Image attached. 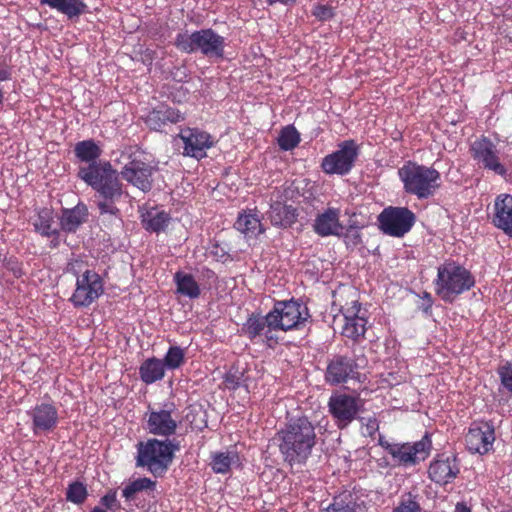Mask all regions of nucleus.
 Returning <instances> with one entry per match:
<instances>
[{
  "mask_svg": "<svg viewBox=\"0 0 512 512\" xmlns=\"http://www.w3.org/2000/svg\"><path fill=\"white\" fill-rule=\"evenodd\" d=\"M75 157L87 163L78 169V177L95 191V203L100 215L120 216L117 207L123 195V184L118 171L110 161L98 160L102 154L101 147L93 140H82L74 146Z\"/></svg>",
  "mask_w": 512,
  "mask_h": 512,
  "instance_id": "obj_1",
  "label": "nucleus"
},
{
  "mask_svg": "<svg viewBox=\"0 0 512 512\" xmlns=\"http://www.w3.org/2000/svg\"><path fill=\"white\" fill-rule=\"evenodd\" d=\"M279 449L289 462H303L316 444L315 427L303 416L291 419L279 432Z\"/></svg>",
  "mask_w": 512,
  "mask_h": 512,
  "instance_id": "obj_2",
  "label": "nucleus"
},
{
  "mask_svg": "<svg viewBox=\"0 0 512 512\" xmlns=\"http://www.w3.org/2000/svg\"><path fill=\"white\" fill-rule=\"evenodd\" d=\"M475 283L472 272L451 259L438 266L433 281L436 295L446 303H452L459 295L471 290Z\"/></svg>",
  "mask_w": 512,
  "mask_h": 512,
  "instance_id": "obj_3",
  "label": "nucleus"
},
{
  "mask_svg": "<svg viewBox=\"0 0 512 512\" xmlns=\"http://www.w3.org/2000/svg\"><path fill=\"white\" fill-rule=\"evenodd\" d=\"M398 176L405 193L416 196L419 200L433 197L441 186V174L438 170L411 160L398 169Z\"/></svg>",
  "mask_w": 512,
  "mask_h": 512,
  "instance_id": "obj_4",
  "label": "nucleus"
},
{
  "mask_svg": "<svg viewBox=\"0 0 512 512\" xmlns=\"http://www.w3.org/2000/svg\"><path fill=\"white\" fill-rule=\"evenodd\" d=\"M180 448L176 440L148 439L137 444L136 465L146 468L154 477H163Z\"/></svg>",
  "mask_w": 512,
  "mask_h": 512,
  "instance_id": "obj_5",
  "label": "nucleus"
},
{
  "mask_svg": "<svg viewBox=\"0 0 512 512\" xmlns=\"http://www.w3.org/2000/svg\"><path fill=\"white\" fill-rule=\"evenodd\" d=\"M121 166L118 172L128 184L142 192H149L153 186V166L147 161L145 154L137 146H126L116 159Z\"/></svg>",
  "mask_w": 512,
  "mask_h": 512,
  "instance_id": "obj_6",
  "label": "nucleus"
},
{
  "mask_svg": "<svg viewBox=\"0 0 512 512\" xmlns=\"http://www.w3.org/2000/svg\"><path fill=\"white\" fill-rule=\"evenodd\" d=\"M175 47L184 53L192 54L197 51L209 58H222L225 49V38L212 28L196 30L191 34L178 33L174 41Z\"/></svg>",
  "mask_w": 512,
  "mask_h": 512,
  "instance_id": "obj_7",
  "label": "nucleus"
},
{
  "mask_svg": "<svg viewBox=\"0 0 512 512\" xmlns=\"http://www.w3.org/2000/svg\"><path fill=\"white\" fill-rule=\"evenodd\" d=\"M381 446L395 463L406 468L425 461L430 456L433 448L431 435L427 432L420 440L415 442H381Z\"/></svg>",
  "mask_w": 512,
  "mask_h": 512,
  "instance_id": "obj_8",
  "label": "nucleus"
},
{
  "mask_svg": "<svg viewBox=\"0 0 512 512\" xmlns=\"http://www.w3.org/2000/svg\"><path fill=\"white\" fill-rule=\"evenodd\" d=\"M269 313L275 332L300 329L311 317L308 307L294 299L277 301Z\"/></svg>",
  "mask_w": 512,
  "mask_h": 512,
  "instance_id": "obj_9",
  "label": "nucleus"
},
{
  "mask_svg": "<svg viewBox=\"0 0 512 512\" xmlns=\"http://www.w3.org/2000/svg\"><path fill=\"white\" fill-rule=\"evenodd\" d=\"M367 364L365 356L335 355L328 361L325 381L330 385H339L348 380L359 379V370Z\"/></svg>",
  "mask_w": 512,
  "mask_h": 512,
  "instance_id": "obj_10",
  "label": "nucleus"
},
{
  "mask_svg": "<svg viewBox=\"0 0 512 512\" xmlns=\"http://www.w3.org/2000/svg\"><path fill=\"white\" fill-rule=\"evenodd\" d=\"M104 293V282L94 270L87 269L76 278L75 289L69 298L74 308H87Z\"/></svg>",
  "mask_w": 512,
  "mask_h": 512,
  "instance_id": "obj_11",
  "label": "nucleus"
},
{
  "mask_svg": "<svg viewBox=\"0 0 512 512\" xmlns=\"http://www.w3.org/2000/svg\"><path fill=\"white\" fill-rule=\"evenodd\" d=\"M359 152V146L354 140H345L338 145L336 151L322 159L320 167L327 175H347L353 169Z\"/></svg>",
  "mask_w": 512,
  "mask_h": 512,
  "instance_id": "obj_12",
  "label": "nucleus"
},
{
  "mask_svg": "<svg viewBox=\"0 0 512 512\" xmlns=\"http://www.w3.org/2000/svg\"><path fill=\"white\" fill-rule=\"evenodd\" d=\"M145 418V429L150 434L169 439L177 431V409L173 402L165 403L162 407L149 405Z\"/></svg>",
  "mask_w": 512,
  "mask_h": 512,
  "instance_id": "obj_13",
  "label": "nucleus"
},
{
  "mask_svg": "<svg viewBox=\"0 0 512 512\" xmlns=\"http://www.w3.org/2000/svg\"><path fill=\"white\" fill-rule=\"evenodd\" d=\"M415 214L407 207L388 206L378 216L380 230L392 237H403L413 227Z\"/></svg>",
  "mask_w": 512,
  "mask_h": 512,
  "instance_id": "obj_14",
  "label": "nucleus"
},
{
  "mask_svg": "<svg viewBox=\"0 0 512 512\" xmlns=\"http://www.w3.org/2000/svg\"><path fill=\"white\" fill-rule=\"evenodd\" d=\"M470 154L476 164L485 170L504 176L507 169L501 163L496 145L486 136L476 139L470 146Z\"/></svg>",
  "mask_w": 512,
  "mask_h": 512,
  "instance_id": "obj_15",
  "label": "nucleus"
},
{
  "mask_svg": "<svg viewBox=\"0 0 512 512\" xmlns=\"http://www.w3.org/2000/svg\"><path fill=\"white\" fill-rule=\"evenodd\" d=\"M340 312L344 319L341 334L354 342L364 339L368 323L362 313L361 303L355 297L344 305H340Z\"/></svg>",
  "mask_w": 512,
  "mask_h": 512,
  "instance_id": "obj_16",
  "label": "nucleus"
},
{
  "mask_svg": "<svg viewBox=\"0 0 512 512\" xmlns=\"http://www.w3.org/2000/svg\"><path fill=\"white\" fill-rule=\"evenodd\" d=\"M360 406L358 397L346 393L331 395L328 401L329 412L339 429L346 428L356 419Z\"/></svg>",
  "mask_w": 512,
  "mask_h": 512,
  "instance_id": "obj_17",
  "label": "nucleus"
},
{
  "mask_svg": "<svg viewBox=\"0 0 512 512\" xmlns=\"http://www.w3.org/2000/svg\"><path fill=\"white\" fill-rule=\"evenodd\" d=\"M178 138L183 143V155L196 159L206 157V151L215 144L213 136L199 128H181Z\"/></svg>",
  "mask_w": 512,
  "mask_h": 512,
  "instance_id": "obj_18",
  "label": "nucleus"
},
{
  "mask_svg": "<svg viewBox=\"0 0 512 512\" xmlns=\"http://www.w3.org/2000/svg\"><path fill=\"white\" fill-rule=\"evenodd\" d=\"M241 331L251 341H254L258 337H263V341L269 347L278 344L279 341L275 329L272 326L269 312L264 316L260 313H252L249 315L245 323H243Z\"/></svg>",
  "mask_w": 512,
  "mask_h": 512,
  "instance_id": "obj_19",
  "label": "nucleus"
},
{
  "mask_svg": "<svg viewBox=\"0 0 512 512\" xmlns=\"http://www.w3.org/2000/svg\"><path fill=\"white\" fill-rule=\"evenodd\" d=\"M495 441V430L488 422H474L465 435L467 449L472 453H488Z\"/></svg>",
  "mask_w": 512,
  "mask_h": 512,
  "instance_id": "obj_20",
  "label": "nucleus"
},
{
  "mask_svg": "<svg viewBox=\"0 0 512 512\" xmlns=\"http://www.w3.org/2000/svg\"><path fill=\"white\" fill-rule=\"evenodd\" d=\"M34 435L52 432L59 423L58 408L53 402L36 404L29 412Z\"/></svg>",
  "mask_w": 512,
  "mask_h": 512,
  "instance_id": "obj_21",
  "label": "nucleus"
},
{
  "mask_svg": "<svg viewBox=\"0 0 512 512\" xmlns=\"http://www.w3.org/2000/svg\"><path fill=\"white\" fill-rule=\"evenodd\" d=\"M185 119L184 114L165 103H160L148 112L145 124L154 131H161L168 124H177Z\"/></svg>",
  "mask_w": 512,
  "mask_h": 512,
  "instance_id": "obj_22",
  "label": "nucleus"
},
{
  "mask_svg": "<svg viewBox=\"0 0 512 512\" xmlns=\"http://www.w3.org/2000/svg\"><path fill=\"white\" fill-rule=\"evenodd\" d=\"M340 216L339 208L327 207L316 216L313 224L314 232L321 237L340 236L344 228Z\"/></svg>",
  "mask_w": 512,
  "mask_h": 512,
  "instance_id": "obj_23",
  "label": "nucleus"
},
{
  "mask_svg": "<svg viewBox=\"0 0 512 512\" xmlns=\"http://www.w3.org/2000/svg\"><path fill=\"white\" fill-rule=\"evenodd\" d=\"M493 224L512 237V196L509 194L498 195L494 203Z\"/></svg>",
  "mask_w": 512,
  "mask_h": 512,
  "instance_id": "obj_24",
  "label": "nucleus"
},
{
  "mask_svg": "<svg viewBox=\"0 0 512 512\" xmlns=\"http://www.w3.org/2000/svg\"><path fill=\"white\" fill-rule=\"evenodd\" d=\"M234 227L248 240L256 239L265 231L256 209H247L239 212Z\"/></svg>",
  "mask_w": 512,
  "mask_h": 512,
  "instance_id": "obj_25",
  "label": "nucleus"
},
{
  "mask_svg": "<svg viewBox=\"0 0 512 512\" xmlns=\"http://www.w3.org/2000/svg\"><path fill=\"white\" fill-rule=\"evenodd\" d=\"M459 465L455 456L438 455L428 469L430 480H445L456 478L459 473Z\"/></svg>",
  "mask_w": 512,
  "mask_h": 512,
  "instance_id": "obj_26",
  "label": "nucleus"
},
{
  "mask_svg": "<svg viewBox=\"0 0 512 512\" xmlns=\"http://www.w3.org/2000/svg\"><path fill=\"white\" fill-rule=\"evenodd\" d=\"M268 217L273 226L287 228L297 221L298 213L297 209L292 205L275 201L270 205Z\"/></svg>",
  "mask_w": 512,
  "mask_h": 512,
  "instance_id": "obj_27",
  "label": "nucleus"
},
{
  "mask_svg": "<svg viewBox=\"0 0 512 512\" xmlns=\"http://www.w3.org/2000/svg\"><path fill=\"white\" fill-rule=\"evenodd\" d=\"M87 218L88 208L84 203H78L71 209H63L60 218L61 230L67 233L76 232Z\"/></svg>",
  "mask_w": 512,
  "mask_h": 512,
  "instance_id": "obj_28",
  "label": "nucleus"
},
{
  "mask_svg": "<svg viewBox=\"0 0 512 512\" xmlns=\"http://www.w3.org/2000/svg\"><path fill=\"white\" fill-rule=\"evenodd\" d=\"M41 5L67 16L68 19L78 18L87 12V4L82 0H39Z\"/></svg>",
  "mask_w": 512,
  "mask_h": 512,
  "instance_id": "obj_29",
  "label": "nucleus"
},
{
  "mask_svg": "<svg viewBox=\"0 0 512 512\" xmlns=\"http://www.w3.org/2000/svg\"><path fill=\"white\" fill-rule=\"evenodd\" d=\"M170 219L169 213L153 207L142 214L141 223L146 231L158 234L165 230Z\"/></svg>",
  "mask_w": 512,
  "mask_h": 512,
  "instance_id": "obj_30",
  "label": "nucleus"
},
{
  "mask_svg": "<svg viewBox=\"0 0 512 512\" xmlns=\"http://www.w3.org/2000/svg\"><path fill=\"white\" fill-rule=\"evenodd\" d=\"M139 376L146 385L160 381L165 376V368L161 359L151 357L142 362L139 367Z\"/></svg>",
  "mask_w": 512,
  "mask_h": 512,
  "instance_id": "obj_31",
  "label": "nucleus"
},
{
  "mask_svg": "<svg viewBox=\"0 0 512 512\" xmlns=\"http://www.w3.org/2000/svg\"><path fill=\"white\" fill-rule=\"evenodd\" d=\"M240 465V456L235 450L215 453L212 456L211 467L215 473L226 474L232 467Z\"/></svg>",
  "mask_w": 512,
  "mask_h": 512,
  "instance_id": "obj_32",
  "label": "nucleus"
},
{
  "mask_svg": "<svg viewBox=\"0 0 512 512\" xmlns=\"http://www.w3.org/2000/svg\"><path fill=\"white\" fill-rule=\"evenodd\" d=\"M34 229L43 237L59 234V229L54 227V213L50 208H41L33 222Z\"/></svg>",
  "mask_w": 512,
  "mask_h": 512,
  "instance_id": "obj_33",
  "label": "nucleus"
},
{
  "mask_svg": "<svg viewBox=\"0 0 512 512\" xmlns=\"http://www.w3.org/2000/svg\"><path fill=\"white\" fill-rule=\"evenodd\" d=\"M174 281L179 294L191 299L200 296L201 290L193 275L178 271L174 274Z\"/></svg>",
  "mask_w": 512,
  "mask_h": 512,
  "instance_id": "obj_34",
  "label": "nucleus"
},
{
  "mask_svg": "<svg viewBox=\"0 0 512 512\" xmlns=\"http://www.w3.org/2000/svg\"><path fill=\"white\" fill-rule=\"evenodd\" d=\"M300 133L293 125L283 127L279 133L277 142L281 150L290 151L300 143Z\"/></svg>",
  "mask_w": 512,
  "mask_h": 512,
  "instance_id": "obj_35",
  "label": "nucleus"
},
{
  "mask_svg": "<svg viewBox=\"0 0 512 512\" xmlns=\"http://www.w3.org/2000/svg\"><path fill=\"white\" fill-rule=\"evenodd\" d=\"M164 368L176 370L185 363V349L180 346H170L163 360Z\"/></svg>",
  "mask_w": 512,
  "mask_h": 512,
  "instance_id": "obj_36",
  "label": "nucleus"
},
{
  "mask_svg": "<svg viewBox=\"0 0 512 512\" xmlns=\"http://www.w3.org/2000/svg\"><path fill=\"white\" fill-rule=\"evenodd\" d=\"M156 482H131L123 490V496L128 501L135 500L136 495L140 492H146L150 495L155 490Z\"/></svg>",
  "mask_w": 512,
  "mask_h": 512,
  "instance_id": "obj_37",
  "label": "nucleus"
},
{
  "mask_svg": "<svg viewBox=\"0 0 512 512\" xmlns=\"http://www.w3.org/2000/svg\"><path fill=\"white\" fill-rule=\"evenodd\" d=\"M87 496V488L83 482H71L66 490L67 501L74 504H82Z\"/></svg>",
  "mask_w": 512,
  "mask_h": 512,
  "instance_id": "obj_38",
  "label": "nucleus"
},
{
  "mask_svg": "<svg viewBox=\"0 0 512 512\" xmlns=\"http://www.w3.org/2000/svg\"><path fill=\"white\" fill-rule=\"evenodd\" d=\"M501 385L503 388L512 394V361H507L497 368Z\"/></svg>",
  "mask_w": 512,
  "mask_h": 512,
  "instance_id": "obj_39",
  "label": "nucleus"
},
{
  "mask_svg": "<svg viewBox=\"0 0 512 512\" xmlns=\"http://www.w3.org/2000/svg\"><path fill=\"white\" fill-rule=\"evenodd\" d=\"M100 507L106 511L117 512L121 509V503L117 498L116 490H109L104 496L100 498Z\"/></svg>",
  "mask_w": 512,
  "mask_h": 512,
  "instance_id": "obj_40",
  "label": "nucleus"
},
{
  "mask_svg": "<svg viewBox=\"0 0 512 512\" xmlns=\"http://www.w3.org/2000/svg\"><path fill=\"white\" fill-rule=\"evenodd\" d=\"M344 242L347 247H357L362 243V235L359 228L350 225L343 234Z\"/></svg>",
  "mask_w": 512,
  "mask_h": 512,
  "instance_id": "obj_41",
  "label": "nucleus"
},
{
  "mask_svg": "<svg viewBox=\"0 0 512 512\" xmlns=\"http://www.w3.org/2000/svg\"><path fill=\"white\" fill-rule=\"evenodd\" d=\"M393 512H421L420 504L412 499L411 493H409L407 499H403L400 504L394 508Z\"/></svg>",
  "mask_w": 512,
  "mask_h": 512,
  "instance_id": "obj_42",
  "label": "nucleus"
},
{
  "mask_svg": "<svg viewBox=\"0 0 512 512\" xmlns=\"http://www.w3.org/2000/svg\"><path fill=\"white\" fill-rule=\"evenodd\" d=\"M312 15L319 21H328L334 17V10L330 5L318 4L313 7Z\"/></svg>",
  "mask_w": 512,
  "mask_h": 512,
  "instance_id": "obj_43",
  "label": "nucleus"
},
{
  "mask_svg": "<svg viewBox=\"0 0 512 512\" xmlns=\"http://www.w3.org/2000/svg\"><path fill=\"white\" fill-rule=\"evenodd\" d=\"M223 384L229 390H236L241 385V376L236 372H228L224 376Z\"/></svg>",
  "mask_w": 512,
  "mask_h": 512,
  "instance_id": "obj_44",
  "label": "nucleus"
},
{
  "mask_svg": "<svg viewBox=\"0 0 512 512\" xmlns=\"http://www.w3.org/2000/svg\"><path fill=\"white\" fill-rule=\"evenodd\" d=\"M5 267L11 271L16 278H20L24 274L21 262L15 257L7 259Z\"/></svg>",
  "mask_w": 512,
  "mask_h": 512,
  "instance_id": "obj_45",
  "label": "nucleus"
},
{
  "mask_svg": "<svg viewBox=\"0 0 512 512\" xmlns=\"http://www.w3.org/2000/svg\"><path fill=\"white\" fill-rule=\"evenodd\" d=\"M360 507L355 503L341 504L333 503L329 506L328 512H359Z\"/></svg>",
  "mask_w": 512,
  "mask_h": 512,
  "instance_id": "obj_46",
  "label": "nucleus"
},
{
  "mask_svg": "<svg viewBox=\"0 0 512 512\" xmlns=\"http://www.w3.org/2000/svg\"><path fill=\"white\" fill-rule=\"evenodd\" d=\"M421 298L423 300V303L420 307L422 312L426 315H431L432 314V306L434 303L431 293L424 291L422 293Z\"/></svg>",
  "mask_w": 512,
  "mask_h": 512,
  "instance_id": "obj_47",
  "label": "nucleus"
},
{
  "mask_svg": "<svg viewBox=\"0 0 512 512\" xmlns=\"http://www.w3.org/2000/svg\"><path fill=\"white\" fill-rule=\"evenodd\" d=\"M367 431L370 435H372L375 431L378 430L379 425L376 419H369L366 425Z\"/></svg>",
  "mask_w": 512,
  "mask_h": 512,
  "instance_id": "obj_48",
  "label": "nucleus"
},
{
  "mask_svg": "<svg viewBox=\"0 0 512 512\" xmlns=\"http://www.w3.org/2000/svg\"><path fill=\"white\" fill-rule=\"evenodd\" d=\"M298 0H266L268 5H274L276 3H280L282 5L288 6L295 4Z\"/></svg>",
  "mask_w": 512,
  "mask_h": 512,
  "instance_id": "obj_49",
  "label": "nucleus"
},
{
  "mask_svg": "<svg viewBox=\"0 0 512 512\" xmlns=\"http://www.w3.org/2000/svg\"><path fill=\"white\" fill-rule=\"evenodd\" d=\"M52 240L50 241V247L51 248H57L60 244V233L59 234H53L50 236Z\"/></svg>",
  "mask_w": 512,
  "mask_h": 512,
  "instance_id": "obj_50",
  "label": "nucleus"
},
{
  "mask_svg": "<svg viewBox=\"0 0 512 512\" xmlns=\"http://www.w3.org/2000/svg\"><path fill=\"white\" fill-rule=\"evenodd\" d=\"M455 512H471V509L463 502L456 504Z\"/></svg>",
  "mask_w": 512,
  "mask_h": 512,
  "instance_id": "obj_51",
  "label": "nucleus"
},
{
  "mask_svg": "<svg viewBox=\"0 0 512 512\" xmlns=\"http://www.w3.org/2000/svg\"><path fill=\"white\" fill-rule=\"evenodd\" d=\"M90 512H107V511L100 506H96Z\"/></svg>",
  "mask_w": 512,
  "mask_h": 512,
  "instance_id": "obj_52",
  "label": "nucleus"
},
{
  "mask_svg": "<svg viewBox=\"0 0 512 512\" xmlns=\"http://www.w3.org/2000/svg\"><path fill=\"white\" fill-rule=\"evenodd\" d=\"M3 103V92L0 89V105Z\"/></svg>",
  "mask_w": 512,
  "mask_h": 512,
  "instance_id": "obj_53",
  "label": "nucleus"
},
{
  "mask_svg": "<svg viewBox=\"0 0 512 512\" xmlns=\"http://www.w3.org/2000/svg\"><path fill=\"white\" fill-rule=\"evenodd\" d=\"M138 480L146 481V480H149V479L148 478H139Z\"/></svg>",
  "mask_w": 512,
  "mask_h": 512,
  "instance_id": "obj_54",
  "label": "nucleus"
}]
</instances>
